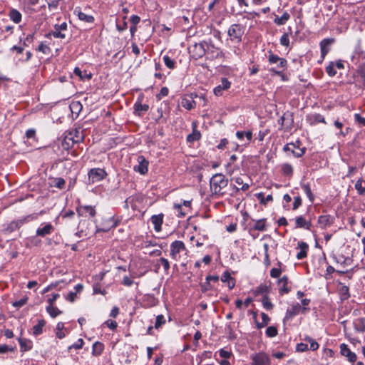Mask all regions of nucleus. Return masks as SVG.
Wrapping results in <instances>:
<instances>
[{"mask_svg":"<svg viewBox=\"0 0 365 365\" xmlns=\"http://www.w3.org/2000/svg\"><path fill=\"white\" fill-rule=\"evenodd\" d=\"M228 179L221 174L217 173L212 175L210 180V190L212 194L216 195H223V190L227 186Z\"/></svg>","mask_w":365,"mask_h":365,"instance_id":"f257e3e1","label":"nucleus"},{"mask_svg":"<svg viewBox=\"0 0 365 365\" xmlns=\"http://www.w3.org/2000/svg\"><path fill=\"white\" fill-rule=\"evenodd\" d=\"M227 34L232 41L240 43L244 34V27L240 24H232L229 28Z\"/></svg>","mask_w":365,"mask_h":365,"instance_id":"f03ea898","label":"nucleus"},{"mask_svg":"<svg viewBox=\"0 0 365 365\" xmlns=\"http://www.w3.org/2000/svg\"><path fill=\"white\" fill-rule=\"evenodd\" d=\"M88 175L89 184H93L106 178L107 173L103 169L98 168L91 169Z\"/></svg>","mask_w":365,"mask_h":365,"instance_id":"7ed1b4c3","label":"nucleus"},{"mask_svg":"<svg viewBox=\"0 0 365 365\" xmlns=\"http://www.w3.org/2000/svg\"><path fill=\"white\" fill-rule=\"evenodd\" d=\"M268 62L270 64H277V68L282 69L281 71H275L277 74H279L282 71H284L287 65V61L285 58L279 57L277 55L274 54L271 51H269Z\"/></svg>","mask_w":365,"mask_h":365,"instance_id":"20e7f679","label":"nucleus"},{"mask_svg":"<svg viewBox=\"0 0 365 365\" xmlns=\"http://www.w3.org/2000/svg\"><path fill=\"white\" fill-rule=\"evenodd\" d=\"M299 145L300 142L299 140L296 141L294 143H287L284 146L283 150L284 152L290 151L292 154L296 158L302 157L305 153V149L300 148Z\"/></svg>","mask_w":365,"mask_h":365,"instance_id":"39448f33","label":"nucleus"},{"mask_svg":"<svg viewBox=\"0 0 365 365\" xmlns=\"http://www.w3.org/2000/svg\"><path fill=\"white\" fill-rule=\"evenodd\" d=\"M185 250L186 247L182 241L175 240L170 245V256L177 261L180 259L179 254Z\"/></svg>","mask_w":365,"mask_h":365,"instance_id":"423d86ee","label":"nucleus"},{"mask_svg":"<svg viewBox=\"0 0 365 365\" xmlns=\"http://www.w3.org/2000/svg\"><path fill=\"white\" fill-rule=\"evenodd\" d=\"M206 46L209 49V46L207 45V43L205 41L195 43L191 51L193 58L195 59L202 58L206 53Z\"/></svg>","mask_w":365,"mask_h":365,"instance_id":"0eeeda50","label":"nucleus"},{"mask_svg":"<svg viewBox=\"0 0 365 365\" xmlns=\"http://www.w3.org/2000/svg\"><path fill=\"white\" fill-rule=\"evenodd\" d=\"M77 213L81 217H93L96 215L95 207L91 205H79L76 208Z\"/></svg>","mask_w":365,"mask_h":365,"instance_id":"6e6552de","label":"nucleus"},{"mask_svg":"<svg viewBox=\"0 0 365 365\" xmlns=\"http://www.w3.org/2000/svg\"><path fill=\"white\" fill-rule=\"evenodd\" d=\"M252 365H269V356L263 352H259L252 356Z\"/></svg>","mask_w":365,"mask_h":365,"instance_id":"1a4fd4ad","label":"nucleus"},{"mask_svg":"<svg viewBox=\"0 0 365 365\" xmlns=\"http://www.w3.org/2000/svg\"><path fill=\"white\" fill-rule=\"evenodd\" d=\"M137 160L138 164L134 166V170L142 175H145L148 170V161L143 155L138 156Z\"/></svg>","mask_w":365,"mask_h":365,"instance_id":"9d476101","label":"nucleus"},{"mask_svg":"<svg viewBox=\"0 0 365 365\" xmlns=\"http://www.w3.org/2000/svg\"><path fill=\"white\" fill-rule=\"evenodd\" d=\"M278 123L281 125L282 129H289L292 126L293 116L292 113H284L279 120Z\"/></svg>","mask_w":365,"mask_h":365,"instance_id":"9b49d317","label":"nucleus"},{"mask_svg":"<svg viewBox=\"0 0 365 365\" xmlns=\"http://www.w3.org/2000/svg\"><path fill=\"white\" fill-rule=\"evenodd\" d=\"M340 352L341 355L346 357L348 361L354 363L357 359V356L355 353L351 351V350L349 349L348 346L345 344H341L340 345Z\"/></svg>","mask_w":365,"mask_h":365,"instance_id":"f8f14e48","label":"nucleus"},{"mask_svg":"<svg viewBox=\"0 0 365 365\" xmlns=\"http://www.w3.org/2000/svg\"><path fill=\"white\" fill-rule=\"evenodd\" d=\"M67 24L66 22H63L61 24H56L54 26V30L51 31L50 34L55 38H65L66 35L63 33V31L67 30Z\"/></svg>","mask_w":365,"mask_h":365,"instance_id":"ddd939ff","label":"nucleus"},{"mask_svg":"<svg viewBox=\"0 0 365 365\" xmlns=\"http://www.w3.org/2000/svg\"><path fill=\"white\" fill-rule=\"evenodd\" d=\"M231 83L226 78H222L221 79V83L214 88L213 91L215 95L217 96H222V91L229 89Z\"/></svg>","mask_w":365,"mask_h":365,"instance_id":"4468645a","label":"nucleus"},{"mask_svg":"<svg viewBox=\"0 0 365 365\" xmlns=\"http://www.w3.org/2000/svg\"><path fill=\"white\" fill-rule=\"evenodd\" d=\"M333 41L334 39L332 38H324L320 42L322 61L324 59L326 55L329 53V47Z\"/></svg>","mask_w":365,"mask_h":365,"instance_id":"2eb2a0df","label":"nucleus"},{"mask_svg":"<svg viewBox=\"0 0 365 365\" xmlns=\"http://www.w3.org/2000/svg\"><path fill=\"white\" fill-rule=\"evenodd\" d=\"M333 217L329 215H321L318 217L317 223L320 228L325 229L333 224Z\"/></svg>","mask_w":365,"mask_h":365,"instance_id":"dca6fc26","label":"nucleus"},{"mask_svg":"<svg viewBox=\"0 0 365 365\" xmlns=\"http://www.w3.org/2000/svg\"><path fill=\"white\" fill-rule=\"evenodd\" d=\"M116 225L117 224L114 221L113 218V217H109L106 220L105 225L103 227H100L96 226V232H107L110 229L115 227Z\"/></svg>","mask_w":365,"mask_h":365,"instance_id":"f3484780","label":"nucleus"},{"mask_svg":"<svg viewBox=\"0 0 365 365\" xmlns=\"http://www.w3.org/2000/svg\"><path fill=\"white\" fill-rule=\"evenodd\" d=\"M66 135H67V136L71 137V143H78L83 141V140L84 138L82 133L78 129H74V130L70 131Z\"/></svg>","mask_w":365,"mask_h":365,"instance_id":"a211bd4d","label":"nucleus"},{"mask_svg":"<svg viewBox=\"0 0 365 365\" xmlns=\"http://www.w3.org/2000/svg\"><path fill=\"white\" fill-rule=\"evenodd\" d=\"M54 230L53 226L51 223H47L43 227H39L36 230V235L40 237H45L50 235Z\"/></svg>","mask_w":365,"mask_h":365,"instance_id":"6ab92c4d","label":"nucleus"},{"mask_svg":"<svg viewBox=\"0 0 365 365\" xmlns=\"http://www.w3.org/2000/svg\"><path fill=\"white\" fill-rule=\"evenodd\" d=\"M150 220L154 225L155 230L156 232H160L163 222V214L153 215Z\"/></svg>","mask_w":365,"mask_h":365,"instance_id":"aec40b11","label":"nucleus"},{"mask_svg":"<svg viewBox=\"0 0 365 365\" xmlns=\"http://www.w3.org/2000/svg\"><path fill=\"white\" fill-rule=\"evenodd\" d=\"M141 99L138 98L134 104L135 114L140 116L143 113L148 111L149 106L147 104H142Z\"/></svg>","mask_w":365,"mask_h":365,"instance_id":"412c9836","label":"nucleus"},{"mask_svg":"<svg viewBox=\"0 0 365 365\" xmlns=\"http://www.w3.org/2000/svg\"><path fill=\"white\" fill-rule=\"evenodd\" d=\"M192 133L187 136V140L189 143H193L200 139L201 134L199 130H197L196 123L193 122L192 124Z\"/></svg>","mask_w":365,"mask_h":365,"instance_id":"4be33fe9","label":"nucleus"},{"mask_svg":"<svg viewBox=\"0 0 365 365\" xmlns=\"http://www.w3.org/2000/svg\"><path fill=\"white\" fill-rule=\"evenodd\" d=\"M304 309H305L302 308V307L299 304L294 305L290 309H288L287 311L285 318L287 319H290L293 317L302 312Z\"/></svg>","mask_w":365,"mask_h":365,"instance_id":"5701e85b","label":"nucleus"},{"mask_svg":"<svg viewBox=\"0 0 365 365\" xmlns=\"http://www.w3.org/2000/svg\"><path fill=\"white\" fill-rule=\"evenodd\" d=\"M296 227L297 228H304L306 230H310L312 227V223L309 221H307L303 216H299L295 219Z\"/></svg>","mask_w":365,"mask_h":365,"instance_id":"b1692460","label":"nucleus"},{"mask_svg":"<svg viewBox=\"0 0 365 365\" xmlns=\"http://www.w3.org/2000/svg\"><path fill=\"white\" fill-rule=\"evenodd\" d=\"M252 221L255 222L254 225L252 228L250 229V232L251 230H257V231H265L267 230V220L265 218H262L258 220H254Z\"/></svg>","mask_w":365,"mask_h":365,"instance_id":"393cba45","label":"nucleus"},{"mask_svg":"<svg viewBox=\"0 0 365 365\" xmlns=\"http://www.w3.org/2000/svg\"><path fill=\"white\" fill-rule=\"evenodd\" d=\"M298 248L300 251L297 255V258L298 259H302L305 258L307 255V251L309 249L308 245L304 242H299L298 243Z\"/></svg>","mask_w":365,"mask_h":365,"instance_id":"a878e982","label":"nucleus"},{"mask_svg":"<svg viewBox=\"0 0 365 365\" xmlns=\"http://www.w3.org/2000/svg\"><path fill=\"white\" fill-rule=\"evenodd\" d=\"M287 282L288 278L286 276H284L282 278L279 279L278 281V284L279 286V293L281 294H288L290 289L287 287Z\"/></svg>","mask_w":365,"mask_h":365,"instance_id":"bb28decb","label":"nucleus"},{"mask_svg":"<svg viewBox=\"0 0 365 365\" xmlns=\"http://www.w3.org/2000/svg\"><path fill=\"white\" fill-rule=\"evenodd\" d=\"M75 13H77V16L79 20L84 21L86 23L92 24L94 22V17L92 15L86 14V13L81 11V10H76Z\"/></svg>","mask_w":365,"mask_h":365,"instance_id":"cd10ccee","label":"nucleus"},{"mask_svg":"<svg viewBox=\"0 0 365 365\" xmlns=\"http://www.w3.org/2000/svg\"><path fill=\"white\" fill-rule=\"evenodd\" d=\"M104 350V345L100 341H96L92 346V354L93 356H100Z\"/></svg>","mask_w":365,"mask_h":365,"instance_id":"c85d7f7f","label":"nucleus"},{"mask_svg":"<svg viewBox=\"0 0 365 365\" xmlns=\"http://www.w3.org/2000/svg\"><path fill=\"white\" fill-rule=\"evenodd\" d=\"M354 327L356 331L364 332L365 331V319L359 318L354 322Z\"/></svg>","mask_w":365,"mask_h":365,"instance_id":"c756f323","label":"nucleus"},{"mask_svg":"<svg viewBox=\"0 0 365 365\" xmlns=\"http://www.w3.org/2000/svg\"><path fill=\"white\" fill-rule=\"evenodd\" d=\"M301 187L304 190L305 194L307 195V196L309 200L310 201V202L313 203L314 201V198L315 197H314V194L312 193V192L311 190L310 185L308 183H302L301 184Z\"/></svg>","mask_w":365,"mask_h":365,"instance_id":"7c9ffc66","label":"nucleus"},{"mask_svg":"<svg viewBox=\"0 0 365 365\" xmlns=\"http://www.w3.org/2000/svg\"><path fill=\"white\" fill-rule=\"evenodd\" d=\"M9 16L15 24H19L21 21V14L15 9L10 10Z\"/></svg>","mask_w":365,"mask_h":365,"instance_id":"2f4dec72","label":"nucleus"},{"mask_svg":"<svg viewBox=\"0 0 365 365\" xmlns=\"http://www.w3.org/2000/svg\"><path fill=\"white\" fill-rule=\"evenodd\" d=\"M19 342L21 351H26L32 348V341L26 339H19Z\"/></svg>","mask_w":365,"mask_h":365,"instance_id":"473e14b6","label":"nucleus"},{"mask_svg":"<svg viewBox=\"0 0 365 365\" xmlns=\"http://www.w3.org/2000/svg\"><path fill=\"white\" fill-rule=\"evenodd\" d=\"M232 180H234L237 185L241 186L240 187L235 185V187L236 188L237 190H242L243 191H245L249 188V185L247 183H244L242 178L240 177L233 178Z\"/></svg>","mask_w":365,"mask_h":365,"instance_id":"72a5a7b5","label":"nucleus"},{"mask_svg":"<svg viewBox=\"0 0 365 365\" xmlns=\"http://www.w3.org/2000/svg\"><path fill=\"white\" fill-rule=\"evenodd\" d=\"M289 18L290 15L287 12H284L282 16H277L274 19V22L278 26H282L284 25L289 19Z\"/></svg>","mask_w":365,"mask_h":365,"instance_id":"f704fd0d","label":"nucleus"},{"mask_svg":"<svg viewBox=\"0 0 365 365\" xmlns=\"http://www.w3.org/2000/svg\"><path fill=\"white\" fill-rule=\"evenodd\" d=\"M339 284L341 287L339 289V292L341 299H347L350 297L349 287L341 283H339Z\"/></svg>","mask_w":365,"mask_h":365,"instance_id":"c9c22d12","label":"nucleus"},{"mask_svg":"<svg viewBox=\"0 0 365 365\" xmlns=\"http://www.w3.org/2000/svg\"><path fill=\"white\" fill-rule=\"evenodd\" d=\"M52 182L51 183V186H53L55 187L63 189L65 187L66 181L62 178H52L51 179Z\"/></svg>","mask_w":365,"mask_h":365,"instance_id":"e433bc0d","label":"nucleus"},{"mask_svg":"<svg viewBox=\"0 0 365 365\" xmlns=\"http://www.w3.org/2000/svg\"><path fill=\"white\" fill-rule=\"evenodd\" d=\"M46 311L52 318H55L62 313V312L59 310L58 308L53 307V305L47 306Z\"/></svg>","mask_w":365,"mask_h":365,"instance_id":"4c0bfd02","label":"nucleus"},{"mask_svg":"<svg viewBox=\"0 0 365 365\" xmlns=\"http://www.w3.org/2000/svg\"><path fill=\"white\" fill-rule=\"evenodd\" d=\"M45 324L46 322L43 319L39 320L38 323L33 327V334L36 336L41 334Z\"/></svg>","mask_w":365,"mask_h":365,"instance_id":"58836bf2","label":"nucleus"},{"mask_svg":"<svg viewBox=\"0 0 365 365\" xmlns=\"http://www.w3.org/2000/svg\"><path fill=\"white\" fill-rule=\"evenodd\" d=\"M24 223V220L11 222L7 227L6 230L13 232L14 230L19 228Z\"/></svg>","mask_w":365,"mask_h":365,"instance_id":"ea45409f","label":"nucleus"},{"mask_svg":"<svg viewBox=\"0 0 365 365\" xmlns=\"http://www.w3.org/2000/svg\"><path fill=\"white\" fill-rule=\"evenodd\" d=\"M282 172L284 175L292 176L293 174V168L289 163L282 165Z\"/></svg>","mask_w":365,"mask_h":365,"instance_id":"a19ab883","label":"nucleus"},{"mask_svg":"<svg viewBox=\"0 0 365 365\" xmlns=\"http://www.w3.org/2000/svg\"><path fill=\"white\" fill-rule=\"evenodd\" d=\"M73 73L82 80L86 78L91 79L92 76L91 73H86V72L83 74L82 71L78 67L74 68Z\"/></svg>","mask_w":365,"mask_h":365,"instance_id":"79ce46f5","label":"nucleus"},{"mask_svg":"<svg viewBox=\"0 0 365 365\" xmlns=\"http://www.w3.org/2000/svg\"><path fill=\"white\" fill-rule=\"evenodd\" d=\"M262 302L263 307L264 309H266L267 310L272 309L274 306H273L272 303L270 302L269 298L268 297V296L267 294H264L263 296Z\"/></svg>","mask_w":365,"mask_h":365,"instance_id":"37998d69","label":"nucleus"},{"mask_svg":"<svg viewBox=\"0 0 365 365\" xmlns=\"http://www.w3.org/2000/svg\"><path fill=\"white\" fill-rule=\"evenodd\" d=\"M163 61L165 64V66L170 68V69H174L175 67V61L172 59L171 58H170L168 56H164L163 58Z\"/></svg>","mask_w":365,"mask_h":365,"instance_id":"c03bdc74","label":"nucleus"},{"mask_svg":"<svg viewBox=\"0 0 365 365\" xmlns=\"http://www.w3.org/2000/svg\"><path fill=\"white\" fill-rule=\"evenodd\" d=\"M63 328H64V324L63 322H58L57 324L56 334L58 339H63L66 336L64 332L63 331Z\"/></svg>","mask_w":365,"mask_h":365,"instance_id":"a18cd8bd","label":"nucleus"},{"mask_svg":"<svg viewBox=\"0 0 365 365\" xmlns=\"http://www.w3.org/2000/svg\"><path fill=\"white\" fill-rule=\"evenodd\" d=\"M257 197L262 204H266L267 202H272L273 200V197L272 195H268L266 197H264L262 192L258 193L257 195Z\"/></svg>","mask_w":365,"mask_h":365,"instance_id":"49530a36","label":"nucleus"},{"mask_svg":"<svg viewBox=\"0 0 365 365\" xmlns=\"http://www.w3.org/2000/svg\"><path fill=\"white\" fill-rule=\"evenodd\" d=\"M195 101L189 98L182 100V106L187 110H191L194 107Z\"/></svg>","mask_w":365,"mask_h":365,"instance_id":"de8ad7c7","label":"nucleus"},{"mask_svg":"<svg viewBox=\"0 0 365 365\" xmlns=\"http://www.w3.org/2000/svg\"><path fill=\"white\" fill-rule=\"evenodd\" d=\"M362 182L363 180L360 178L356 181L355 184V188L358 193L361 195H364L365 194V187L362 186Z\"/></svg>","mask_w":365,"mask_h":365,"instance_id":"09e8293b","label":"nucleus"},{"mask_svg":"<svg viewBox=\"0 0 365 365\" xmlns=\"http://www.w3.org/2000/svg\"><path fill=\"white\" fill-rule=\"evenodd\" d=\"M71 136H67V135H66L62 142V146L65 150H69L75 144V143H71Z\"/></svg>","mask_w":365,"mask_h":365,"instance_id":"8fccbe9b","label":"nucleus"},{"mask_svg":"<svg viewBox=\"0 0 365 365\" xmlns=\"http://www.w3.org/2000/svg\"><path fill=\"white\" fill-rule=\"evenodd\" d=\"M165 324V319L163 314L158 315L155 319V328L158 329Z\"/></svg>","mask_w":365,"mask_h":365,"instance_id":"3c124183","label":"nucleus"},{"mask_svg":"<svg viewBox=\"0 0 365 365\" xmlns=\"http://www.w3.org/2000/svg\"><path fill=\"white\" fill-rule=\"evenodd\" d=\"M277 329L274 326L269 327L266 329V335L268 337H274L277 335Z\"/></svg>","mask_w":365,"mask_h":365,"instance_id":"603ef678","label":"nucleus"},{"mask_svg":"<svg viewBox=\"0 0 365 365\" xmlns=\"http://www.w3.org/2000/svg\"><path fill=\"white\" fill-rule=\"evenodd\" d=\"M334 63L330 62L329 64L326 67V72L329 76H334L336 74V71L334 69Z\"/></svg>","mask_w":365,"mask_h":365,"instance_id":"864d4df0","label":"nucleus"},{"mask_svg":"<svg viewBox=\"0 0 365 365\" xmlns=\"http://www.w3.org/2000/svg\"><path fill=\"white\" fill-rule=\"evenodd\" d=\"M268 287L264 284H261L256 288L255 290V295L267 294L268 292Z\"/></svg>","mask_w":365,"mask_h":365,"instance_id":"5fc2aeb1","label":"nucleus"},{"mask_svg":"<svg viewBox=\"0 0 365 365\" xmlns=\"http://www.w3.org/2000/svg\"><path fill=\"white\" fill-rule=\"evenodd\" d=\"M84 341L83 339H79L76 343L68 347V351H71L72 349H81L83 348Z\"/></svg>","mask_w":365,"mask_h":365,"instance_id":"6e6d98bb","label":"nucleus"},{"mask_svg":"<svg viewBox=\"0 0 365 365\" xmlns=\"http://www.w3.org/2000/svg\"><path fill=\"white\" fill-rule=\"evenodd\" d=\"M173 207L178 212V217H182L185 216L186 211L182 210V204H174Z\"/></svg>","mask_w":365,"mask_h":365,"instance_id":"4d7b16f0","label":"nucleus"},{"mask_svg":"<svg viewBox=\"0 0 365 365\" xmlns=\"http://www.w3.org/2000/svg\"><path fill=\"white\" fill-rule=\"evenodd\" d=\"M305 340L310 344L309 349L315 351L319 348V344L312 338L307 336Z\"/></svg>","mask_w":365,"mask_h":365,"instance_id":"13d9d810","label":"nucleus"},{"mask_svg":"<svg viewBox=\"0 0 365 365\" xmlns=\"http://www.w3.org/2000/svg\"><path fill=\"white\" fill-rule=\"evenodd\" d=\"M158 262H160L163 266L165 272L168 274L170 269L169 261L164 257H161L158 259Z\"/></svg>","mask_w":365,"mask_h":365,"instance_id":"bf43d9fd","label":"nucleus"},{"mask_svg":"<svg viewBox=\"0 0 365 365\" xmlns=\"http://www.w3.org/2000/svg\"><path fill=\"white\" fill-rule=\"evenodd\" d=\"M28 301V297H24L19 300H17L14 302H13L12 305L16 307V308H20L21 307H23L24 305H25L26 304Z\"/></svg>","mask_w":365,"mask_h":365,"instance_id":"052dcab7","label":"nucleus"},{"mask_svg":"<svg viewBox=\"0 0 365 365\" xmlns=\"http://www.w3.org/2000/svg\"><path fill=\"white\" fill-rule=\"evenodd\" d=\"M36 50L42 52L44 54H48L51 49L47 45L44 44L43 43H41Z\"/></svg>","mask_w":365,"mask_h":365,"instance_id":"680f3d73","label":"nucleus"},{"mask_svg":"<svg viewBox=\"0 0 365 365\" xmlns=\"http://www.w3.org/2000/svg\"><path fill=\"white\" fill-rule=\"evenodd\" d=\"M125 19H126V16H124L123 21L121 24H118V23L116 24V28H117L118 31H125L127 29L128 23L126 22Z\"/></svg>","mask_w":365,"mask_h":365,"instance_id":"e2e57ef3","label":"nucleus"},{"mask_svg":"<svg viewBox=\"0 0 365 365\" xmlns=\"http://www.w3.org/2000/svg\"><path fill=\"white\" fill-rule=\"evenodd\" d=\"M280 43L286 47H288L289 46V38L287 34H284L281 36Z\"/></svg>","mask_w":365,"mask_h":365,"instance_id":"0e129e2a","label":"nucleus"},{"mask_svg":"<svg viewBox=\"0 0 365 365\" xmlns=\"http://www.w3.org/2000/svg\"><path fill=\"white\" fill-rule=\"evenodd\" d=\"M302 205V198L300 196L294 197L293 202V210L298 209Z\"/></svg>","mask_w":365,"mask_h":365,"instance_id":"69168bd1","label":"nucleus"},{"mask_svg":"<svg viewBox=\"0 0 365 365\" xmlns=\"http://www.w3.org/2000/svg\"><path fill=\"white\" fill-rule=\"evenodd\" d=\"M354 119L360 125L365 126V118L362 117L360 114L356 113L354 115Z\"/></svg>","mask_w":365,"mask_h":365,"instance_id":"338daca9","label":"nucleus"},{"mask_svg":"<svg viewBox=\"0 0 365 365\" xmlns=\"http://www.w3.org/2000/svg\"><path fill=\"white\" fill-rule=\"evenodd\" d=\"M281 274V269L272 268L270 271V276L273 278H278Z\"/></svg>","mask_w":365,"mask_h":365,"instance_id":"774afa93","label":"nucleus"}]
</instances>
